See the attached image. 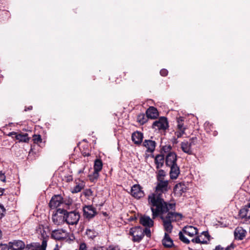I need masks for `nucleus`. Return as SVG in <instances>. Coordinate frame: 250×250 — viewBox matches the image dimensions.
Wrapping results in <instances>:
<instances>
[{
	"instance_id": "nucleus-54",
	"label": "nucleus",
	"mask_w": 250,
	"mask_h": 250,
	"mask_svg": "<svg viewBox=\"0 0 250 250\" xmlns=\"http://www.w3.org/2000/svg\"><path fill=\"white\" fill-rule=\"evenodd\" d=\"M217 131H213V133H212V135H213V136H216V135H217Z\"/></svg>"
},
{
	"instance_id": "nucleus-37",
	"label": "nucleus",
	"mask_w": 250,
	"mask_h": 250,
	"mask_svg": "<svg viewBox=\"0 0 250 250\" xmlns=\"http://www.w3.org/2000/svg\"><path fill=\"white\" fill-rule=\"evenodd\" d=\"M150 228L145 227L144 229H143L144 236L146 235L148 238L151 237V231Z\"/></svg>"
},
{
	"instance_id": "nucleus-46",
	"label": "nucleus",
	"mask_w": 250,
	"mask_h": 250,
	"mask_svg": "<svg viewBox=\"0 0 250 250\" xmlns=\"http://www.w3.org/2000/svg\"><path fill=\"white\" fill-rule=\"evenodd\" d=\"M160 75L162 76H166L168 74V71L166 69H162L160 71Z\"/></svg>"
},
{
	"instance_id": "nucleus-2",
	"label": "nucleus",
	"mask_w": 250,
	"mask_h": 250,
	"mask_svg": "<svg viewBox=\"0 0 250 250\" xmlns=\"http://www.w3.org/2000/svg\"><path fill=\"white\" fill-rule=\"evenodd\" d=\"M169 209L167 212L160 214L158 216L160 217L163 221V225L165 231L168 233H171L173 229L172 222H176L182 220L183 215L180 213L175 212H170ZM173 210L172 209H171Z\"/></svg>"
},
{
	"instance_id": "nucleus-22",
	"label": "nucleus",
	"mask_w": 250,
	"mask_h": 250,
	"mask_svg": "<svg viewBox=\"0 0 250 250\" xmlns=\"http://www.w3.org/2000/svg\"><path fill=\"white\" fill-rule=\"evenodd\" d=\"M131 139L135 144L140 145L143 139V134L139 131L134 132L132 134Z\"/></svg>"
},
{
	"instance_id": "nucleus-33",
	"label": "nucleus",
	"mask_w": 250,
	"mask_h": 250,
	"mask_svg": "<svg viewBox=\"0 0 250 250\" xmlns=\"http://www.w3.org/2000/svg\"><path fill=\"white\" fill-rule=\"evenodd\" d=\"M83 187L84 186L83 183H80L79 184H77L74 187L72 191V192L78 193L79 192H80L82 190V189L83 188Z\"/></svg>"
},
{
	"instance_id": "nucleus-26",
	"label": "nucleus",
	"mask_w": 250,
	"mask_h": 250,
	"mask_svg": "<svg viewBox=\"0 0 250 250\" xmlns=\"http://www.w3.org/2000/svg\"><path fill=\"white\" fill-rule=\"evenodd\" d=\"M30 138L28 137V134L25 133H18L16 135V140H18L19 142L28 143L29 141Z\"/></svg>"
},
{
	"instance_id": "nucleus-49",
	"label": "nucleus",
	"mask_w": 250,
	"mask_h": 250,
	"mask_svg": "<svg viewBox=\"0 0 250 250\" xmlns=\"http://www.w3.org/2000/svg\"><path fill=\"white\" fill-rule=\"evenodd\" d=\"M234 248V244L231 243L229 246H228L225 248V250H232Z\"/></svg>"
},
{
	"instance_id": "nucleus-41",
	"label": "nucleus",
	"mask_w": 250,
	"mask_h": 250,
	"mask_svg": "<svg viewBox=\"0 0 250 250\" xmlns=\"http://www.w3.org/2000/svg\"><path fill=\"white\" fill-rule=\"evenodd\" d=\"M9 249L8 244H0V250H9Z\"/></svg>"
},
{
	"instance_id": "nucleus-13",
	"label": "nucleus",
	"mask_w": 250,
	"mask_h": 250,
	"mask_svg": "<svg viewBox=\"0 0 250 250\" xmlns=\"http://www.w3.org/2000/svg\"><path fill=\"white\" fill-rule=\"evenodd\" d=\"M62 203V197L60 195L53 196L50 202L49 206L52 209L57 208Z\"/></svg>"
},
{
	"instance_id": "nucleus-42",
	"label": "nucleus",
	"mask_w": 250,
	"mask_h": 250,
	"mask_svg": "<svg viewBox=\"0 0 250 250\" xmlns=\"http://www.w3.org/2000/svg\"><path fill=\"white\" fill-rule=\"evenodd\" d=\"M185 130H179V131L175 132V135L178 138H180L185 133Z\"/></svg>"
},
{
	"instance_id": "nucleus-20",
	"label": "nucleus",
	"mask_w": 250,
	"mask_h": 250,
	"mask_svg": "<svg viewBox=\"0 0 250 250\" xmlns=\"http://www.w3.org/2000/svg\"><path fill=\"white\" fill-rule=\"evenodd\" d=\"M170 168L169 172L170 177L171 179H176L178 177L180 173V168L177 164L169 166Z\"/></svg>"
},
{
	"instance_id": "nucleus-29",
	"label": "nucleus",
	"mask_w": 250,
	"mask_h": 250,
	"mask_svg": "<svg viewBox=\"0 0 250 250\" xmlns=\"http://www.w3.org/2000/svg\"><path fill=\"white\" fill-rule=\"evenodd\" d=\"M103 162L100 159H96L94 161V170L100 172L103 168Z\"/></svg>"
},
{
	"instance_id": "nucleus-14",
	"label": "nucleus",
	"mask_w": 250,
	"mask_h": 250,
	"mask_svg": "<svg viewBox=\"0 0 250 250\" xmlns=\"http://www.w3.org/2000/svg\"><path fill=\"white\" fill-rule=\"evenodd\" d=\"M165 161L167 167L177 164V156L175 152L167 153L165 158Z\"/></svg>"
},
{
	"instance_id": "nucleus-4",
	"label": "nucleus",
	"mask_w": 250,
	"mask_h": 250,
	"mask_svg": "<svg viewBox=\"0 0 250 250\" xmlns=\"http://www.w3.org/2000/svg\"><path fill=\"white\" fill-rule=\"evenodd\" d=\"M65 223L68 225H76L78 224L80 215L79 211L77 210L67 211L65 210Z\"/></svg>"
},
{
	"instance_id": "nucleus-51",
	"label": "nucleus",
	"mask_w": 250,
	"mask_h": 250,
	"mask_svg": "<svg viewBox=\"0 0 250 250\" xmlns=\"http://www.w3.org/2000/svg\"><path fill=\"white\" fill-rule=\"evenodd\" d=\"M32 109V106H29L28 107H25V108L24 109V111H26L27 110H31Z\"/></svg>"
},
{
	"instance_id": "nucleus-32",
	"label": "nucleus",
	"mask_w": 250,
	"mask_h": 250,
	"mask_svg": "<svg viewBox=\"0 0 250 250\" xmlns=\"http://www.w3.org/2000/svg\"><path fill=\"white\" fill-rule=\"evenodd\" d=\"M200 236H197L195 238H193L191 240V242H193V243H194L207 244H208V241L207 240H201L200 239Z\"/></svg>"
},
{
	"instance_id": "nucleus-55",
	"label": "nucleus",
	"mask_w": 250,
	"mask_h": 250,
	"mask_svg": "<svg viewBox=\"0 0 250 250\" xmlns=\"http://www.w3.org/2000/svg\"><path fill=\"white\" fill-rule=\"evenodd\" d=\"M2 237V232L1 231V230L0 229V239Z\"/></svg>"
},
{
	"instance_id": "nucleus-21",
	"label": "nucleus",
	"mask_w": 250,
	"mask_h": 250,
	"mask_svg": "<svg viewBox=\"0 0 250 250\" xmlns=\"http://www.w3.org/2000/svg\"><path fill=\"white\" fill-rule=\"evenodd\" d=\"M169 233L166 232L165 233L164 237L162 240V244L164 247L169 248L174 246L173 241L170 237Z\"/></svg>"
},
{
	"instance_id": "nucleus-39",
	"label": "nucleus",
	"mask_w": 250,
	"mask_h": 250,
	"mask_svg": "<svg viewBox=\"0 0 250 250\" xmlns=\"http://www.w3.org/2000/svg\"><path fill=\"white\" fill-rule=\"evenodd\" d=\"M6 212V209L4 206L0 204V219H1L4 216Z\"/></svg>"
},
{
	"instance_id": "nucleus-6",
	"label": "nucleus",
	"mask_w": 250,
	"mask_h": 250,
	"mask_svg": "<svg viewBox=\"0 0 250 250\" xmlns=\"http://www.w3.org/2000/svg\"><path fill=\"white\" fill-rule=\"evenodd\" d=\"M129 234L133 236L132 241L135 242H140L144 237L143 233V228L141 226L131 228Z\"/></svg>"
},
{
	"instance_id": "nucleus-8",
	"label": "nucleus",
	"mask_w": 250,
	"mask_h": 250,
	"mask_svg": "<svg viewBox=\"0 0 250 250\" xmlns=\"http://www.w3.org/2000/svg\"><path fill=\"white\" fill-rule=\"evenodd\" d=\"M197 140L196 137H192L189 140V142L185 141L182 142L181 144V147L183 152L188 154H192V150L191 146L195 145Z\"/></svg>"
},
{
	"instance_id": "nucleus-19",
	"label": "nucleus",
	"mask_w": 250,
	"mask_h": 250,
	"mask_svg": "<svg viewBox=\"0 0 250 250\" xmlns=\"http://www.w3.org/2000/svg\"><path fill=\"white\" fill-rule=\"evenodd\" d=\"M182 230L186 234L190 237H192L198 233L197 228L192 226H187L183 229Z\"/></svg>"
},
{
	"instance_id": "nucleus-48",
	"label": "nucleus",
	"mask_w": 250,
	"mask_h": 250,
	"mask_svg": "<svg viewBox=\"0 0 250 250\" xmlns=\"http://www.w3.org/2000/svg\"><path fill=\"white\" fill-rule=\"evenodd\" d=\"M91 250H104V247L101 246H95Z\"/></svg>"
},
{
	"instance_id": "nucleus-10",
	"label": "nucleus",
	"mask_w": 250,
	"mask_h": 250,
	"mask_svg": "<svg viewBox=\"0 0 250 250\" xmlns=\"http://www.w3.org/2000/svg\"><path fill=\"white\" fill-rule=\"evenodd\" d=\"M131 194L136 199H140L145 195L142 188L137 184H135L131 187Z\"/></svg>"
},
{
	"instance_id": "nucleus-53",
	"label": "nucleus",
	"mask_w": 250,
	"mask_h": 250,
	"mask_svg": "<svg viewBox=\"0 0 250 250\" xmlns=\"http://www.w3.org/2000/svg\"><path fill=\"white\" fill-rule=\"evenodd\" d=\"M84 167H83V168L82 169H80L79 171H78V173L79 174H81V173H82L83 172V171H84Z\"/></svg>"
},
{
	"instance_id": "nucleus-1",
	"label": "nucleus",
	"mask_w": 250,
	"mask_h": 250,
	"mask_svg": "<svg viewBox=\"0 0 250 250\" xmlns=\"http://www.w3.org/2000/svg\"><path fill=\"white\" fill-rule=\"evenodd\" d=\"M158 184L154 192L148 196V204L152 212V218L155 219L169 209L175 210V203H169L163 198V193L168 190V181L157 180Z\"/></svg>"
},
{
	"instance_id": "nucleus-58",
	"label": "nucleus",
	"mask_w": 250,
	"mask_h": 250,
	"mask_svg": "<svg viewBox=\"0 0 250 250\" xmlns=\"http://www.w3.org/2000/svg\"><path fill=\"white\" fill-rule=\"evenodd\" d=\"M84 156H89V153H88V154H87V153H86V154H85V155H84Z\"/></svg>"
},
{
	"instance_id": "nucleus-36",
	"label": "nucleus",
	"mask_w": 250,
	"mask_h": 250,
	"mask_svg": "<svg viewBox=\"0 0 250 250\" xmlns=\"http://www.w3.org/2000/svg\"><path fill=\"white\" fill-rule=\"evenodd\" d=\"M172 149V146L169 145H165L163 146L161 149L162 152H163L164 153H169L171 152L170 151Z\"/></svg>"
},
{
	"instance_id": "nucleus-17",
	"label": "nucleus",
	"mask_w": 250,
	"mask_h": 250,
	"mask_svg": "<svg viewBox=\"0 0 250 250\" xmlns=\"http://www.w3.org/2000/svg\"><path fill=\"white\" fill-rule=\"evenodd\" d=\"M247 233L246 230L241 227H237L234 231V238L237 240H242Z\"/></svg>"
},
{
	"instance_id": "nucleus-40",
	"label": "nucleus",
	"mask_w": 250,
	"mask_h": 250,
	"mask_svg": "<svg viewBox=\"0 0 250 250\" xmlns=\"http://www.w3.org/2000/svg\"><path fill=\"white\" fill-rule=\"evenodd\" d=\"M205 129L207 130V132H210V130H211V128H213L212 125L210 124L209 122H206L205 123Z\"/></svg>"
},
{
	"instance_id": "nucleus-18",
	"label": "nucleus",
	"mask_w": 250,
	"mask_h": 250,
	"mask_svg": "<svg viewBox=\"0 0 250 250\" xmlns=\"http://www.w3.org/2000/svg\"><path fill=\"white\" fill-rule=\"evenodd\" d=\"M144 146L146 148L147 152L152 153L155 150L156 143L154 141L145 140L143 144Z\"/></svg>"
},
{
	"instance_id": "nucleus-57",
	"label": "nucleus",
	"mask_w": 250,
	"mask_h": 250,
	"mask_svg": "<svg viewBox=\"0 0 250 250\" xmlns=\"http://www.w3.org/2000/svg\"><path fill=\"white\" fill-rule=\"evenodd\" d=\"M84 156H89V153H88V154H87V153H86V154H85V155H84Z\"/></svg>"
},
{
	"instance_id": "nucleus-35",
	"label": "nucleus",
	"mask_w": 250,
	"mask_h": 250,
	"mask_svg": "<svg viewBox=\"0 0 250 250\" xmlns=\"http://www.w3.org/2000/svg\"><path fill=\"white\" fill-rule=\"evenodd\" d=\"M179 239L185 244H188L190 241L187 238L181 231L179 233Z\"/></svg>"
},
{
	"instance_id": "nucleus-44",
	"label": "nucleus",
	"mask_w": 250,
	"mask_h": 250,
	"mask_svg": "<svg viewBox=\"0 0 250 250\" xmlns=\"http://www.w3.org/2000/svg\"><path fill=\"white\" fill-rule=\"evenodd\" d=\"M202 235H203L206 238L207 241L208 242V241H209L210 236L208 233V231H204L201 233Z\"/></svg>"
},
{
	"instance_id": "nucleus-15",
	"label": "nucleus",
	"mask_w": 250,
	"mask_h": 250,
	"mask_svg": "<svg viewBox=\"0 0 250 250\" xmlns=\"http://www.w3.org/2000/svg\"><path fill=\"white\" fill-rule=\"evenodd\" d=\"M154 219L146 215L141 216L140 218V223L145 227L151 228L154 226Z\"/></svg>"
},
{
	"instance_id": "nucleus-5",
	"label": "nucleus",
	"mask_w": 250,
	"mask_h": 250,
	"mask_svg": "<svg viewBox=\"0 0 250 250\" xmlns=\"http://www.w3.org/2000/svg\"><path fill=\"white\" fill-rule=\"evenodd\" d=\"M65 209L58 208L56 212L52 215V221L57 225L63 224L65 222Z\"/></svg>"
},
{
	"instance_id": "nucleus-34",
	"label": "nucleus",
	"mask_w": 250,
	"mask_h": 250,
	"mask_svg": "<svg viewBox=\"0 0 250 250\" xmlns=\"http://www.w3.org/2000/svg\"><path fill=\"white\" fill-rule=\"evenodd\" d=\"M166 176V172L163 169H159L158 171L157 175V180H164V177Z\"/></svg>"
},
{
	"instance_id": "nucleus-50",
	"label": "nucleus",
	"mask_w": 250,
	"mask_h": 250,
	"mask_svg": "<svg viewBox=\"0 0 250 250\" xmlns=\"http://www.w3.org/2000/svg\"><path fill=\"white\" fill-rule=\"evenodd\" d=\"M224 248L222 247L220 245H218L216 246L215 248L213 250H223Z\"/></svg>"
},
{
	"instance_id": "nucleus-3",
	"label": "nucleus",
	"mask_w": 250,
	"mask_h": 250,
	"mask_svg": "<svg viewBox=\"0 0 250 250\" xmlns=\"http://www.w3.org/2000/svg\"><path fill=\"white\" fill-rule=\"evenodd\" d=\"M41 237L42 239L41 245L38 242H32L25 245V250H46L48 236L46 235L44 230L41 233Z\"/></svg>"
},
{
	"instance_id": "nucleus-59",
	"label": "nucleus",
	"mask_w": 250,
	"mask_h": 250,
	"mask_svg": "<svg viewBox=\"0 0 250 250\" xmlns=\"http://www.w3.org/2000/svg\"><path fill=\"white\" fill-rule=\"evenodd\" d=\"M71 204V202H69V201H68V203L67 204H68V205H69V204Z\"/></svg>"
},
{
	"instance_id": "nucleus-12",
	"label": "nucleus",
	"mask_w": 250,
	"mask_h": 250,
	"mask_svg": "<svg viewBox=\"0 0 250 250\" xmlns=\"http://www.w3.org/2000/svg\"><path fill=\"white\" fill-rule=\"evenodd\" d=\"M10 249L11 250H23L25 248V243L20 240H14L8 243Z\"/></svg>"
},
{
	"instance_id": "nucleus-43",
	"label": "nucleus",
	"mask_w": 250,
	"mask_h": 250,
	"mask_svg": "<svg viewBox=\"0 0 250 250\" xmlns=\"http://www.w3.org/2000/svg\"><path fill=\"white\" fill-rule=\"evenodd\" d=\"M106 250H120V249L118 246L110 245L107 248Z\"/></svg>"
},
{
	"instance_id": "nucleus-31",
	"label": "nucleus",
	"mask_w": 250,
	"mask_h": 250,
	"mask_svg": "<svg viewBox=\"0 0 250 250\" xmlns=\"http://www.w3.org/2000/svg\"><path fill=\"white\" fill-rule=\"evenodd\" d=\"M99 172L94 170L92 174L89 175V180L92 182H95L99 177Z\"/></svg>"
},
{
	"instance_id": "nucleus-7",
	"label": "nucleus",
	"mask_w": 250,
	"mask_h": 250,
	"mask_svg": "<svg viewBox=\"0 0 250 250\" xmlns=\"http://www.w3.org/2000/svg\"><path fill=\"white\" fill-rule=\"evenodd\" d=\"M168 123L167 119L165 117H161L158 120L153 122L152 127L156 130H166L168 128Z\"/></svg>"
},
{
	"instance_id": "nucleus-45",
	"label": "nucleus",
	"mask_w": 250,
	"mask_h": 250,
	"mask_svg": "<svg viewBox=\"0 0 250 250\" xmlns=\"http://www.w3.org/2000/svg\"><path fill=\"white\" fill-rule=\"evenodd\" d=\"M0 180L3 182H6V176L2 171H0Z\"/></svg>"
},
{
	"instance_id": "nucleus-30",
	"label": "nucleus",
	"mask_w": 250,
	"mask_h": 250,
	"mask_svg": "<svg viewBox=\"0 0 250 250\" xmlns=\"http://www.w3.org/2000/svg\"><path fill=\"white\" fill-rule=\"evenodd\" d=\"M148 119L147 116H146L145 114L140 113L137 116V122L140 125H144L147 121Z\"/></svg>"
},
{
	"instance_id": "nucleus-24",
	"label": "nucleus",
	"mask_w": 250,
	"mask_h": 250,
	"mask_svg": "<svg viewBox=\"0 0 250 250\" xmlns=\"http://www.w3.org/2000/svg\"><path fill=\"white\" fill-rule=\"evenodd\" d=\"M165 162L164 154H158L154 158V162L156 164V167L157 169L164 166Z\"/></svg>"
},
{
	"instance_id": "nucleus-56",
	"label": "nucleus",
	"mask_w": 250,
	"mask_h": 250,
	"mask_svg": "<svg viewBox=\"0 0 250 250\" xmlns=\"http://www.w3.org/2000/svg\"><path fill=\"white\" fill-rule=\"evenodd\" d=\"M54 250H59L57 246L55 248H54Z\"/></svg>"
},
{
	"instance_id": "nucleus-52",
	"label": "nucleus",
	"mask_w": 250,
	"mask_h": 250,
	"mask_svg": "<svg viewBox=\"0 0 250 250\" xmlns=\"http://www.w3.org/2000/svg\"><path fill=\"white\" fill-rule=\"evenodd\" d=\"M4 190H5L4 188H0V196H1L3 195Z\"/></svg>"
},
{
	"instance_id": "nucleus-25",
	"label": "nucleus",
	"mask_w": 250,
	"mask_h": 250,
	"mask_svg": "<svg viewBox=\"0 0 250 250\" xmlns=\"http://www.w3.org/2000/svg\"><path fill=\"white\" fill-rule=\"evenodd\" d=\"M146 114L148 118L155 119L158 116V112L157 109L153 107H149L146 111Z\"/></svg>"
},
{
	"instance_id": "nucleus-47",
	"label": "nucleus",
	"mask_w": 250,
	"mask_h": 250,
	"mask_svg": "<svg viewBox=\"0 0 250 250\" xmlns=\"http://www.w3.org/2000/svg\"><path fill=\"white\" fill-rule=\"evenodd\" d=\"M18 134V133L16 132L13 131V132H9L8 133V135L9 136H11L13 138L15 137L16 139V135H17Z\"/></svg>"
},
{
	"instance_id": "nucleus-11",
	"label": "nucleus",
	"mask_w": 250,
	"mask_h": 250,
	"mask_svg": "<svg viewBox=\"0 0 250 250\" xmlns=\"http://www.w3.org/2000/svg\"><path fill=\"white\" fill-rule=\"evenodd\" d=\"M66 231L63 229H55L52 231L51 237L58 240H63L67 236Z\"/></svg>"
},
{
	"instance_id": "nucleus-38",
	"label": "nucleus",
	"mask_w": 250,
	"mask_h": 250,
	"mask_svg": "<svg viewBox=\"0 0 250 250\" xmlns=\"http://www.w3.org/2000/svg\"><path fill=\"white\" fill-rule=\"evenodd\" d=\"M33 141L36 144H39L42 143V139L40 135H34L33 136Z\"/></svg>"
},
{
	"instance_id": "nucleus-27",
	"label": "nucleus",
	"mask_w": 250,
	"mask_h": 250,
	"mask_svg": "<svg viewBox=\"0 0 250 250\" xmlns=\"http://www.w3.org/2000/svg\"><path fill=\"white\" fill-rule=\"evenodd\" d=\"M185 118L183 117H179L177 118V126L178 130H186V127L184 125Z\"/></svg>"
},
{
	"instance_id": "nucleus-23",
	"label": "nucleus",
	"mask_w": 250,
	"mask_h": 250,
	"mask_svg": "<svg viewBox=\"0 0 250 250\" xmlns=\"http://www.w3.org/2000/svg\"><path fill=\"white\" fill-rule=\"evenodd\" d=\"M187 190V187L184 183H179L175 185L174 187L173 191L175 194L182 195Z\"/></svg>"
},
{
	"instance_id": "nucleus-16",
	"label": "nucleus",
	"mask_w": 250,
	"mask_h": 250,
	"mask_svg": "<svg viewBox=\"0 0 250 250\" xmlns=\"http://www.w3.org/2000/svg\"><path fill=\"white\" fill-rule=\"evenodd\" d=\"M238 216L242 219H250V203L239 210Z\"/></svg>"
},
{
	"instance_id": "nucleus-9",
	"label": "nucleus",
	"mask_w": 250,
	"mask_h": 250,
	"mask_svg": "<svg viewBox=\"0 0 250 250\" xmlns=\"http://www.w3.org/2000/svg\"><path fill=\"white\" fill-rule=\"evenodd\" d=\"M97 214V212L96 208L92 206H85L83 208V217L88 220L93 218Z\"/></svg>"
},
{
	"instance_id": "nucleus-28",
	"label": "nucleus",
	"mask_w": 250,
	"mask_h": 250,
	"mask_svg": "<svg viewBox=\"0 0 250 250\" xmlns=\"http://www.w3.org/2000/svg\"><path fill=\"white\" fill-rule=\"evenodd\" d=\"M85 234L91 239H94L98 235V232L94 229H87L85 231Z\"/></svg>"
}]
</instances>
